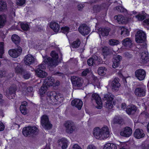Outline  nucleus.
Wrapping results in <instances>:
<instances>
[{"mask_svg":"<svg viewBox=\"0 0 149 149\" xmlns=\"http://www.w3.org/2000/svg\"><path fill=\"white\" fill-rule=\"evenodd\" d=\"M93 134L96 139L101 140L106 139L109 136V129L106 126L101 129L99 127H96L93 130Z\"/></svg>","mask_w":149,"mask_h":149,"instance_id":"nucleus-1","label":"nucleus"},{"mask_svg":"<svg viewBox=\"0 0 149 149\" xmlns=\"http://www.w3.org/2000/svg\"><path fill=\"white\" fill-rule=\"evenodd\" d=\"M49 102L53 104H59L62 100V95L55 91H48L47 93Z\"/></svg>","mask_w":149,"mask_h":149,"instance_id":"nucleus-2","label":"nucleus"},{"mask_svg":"<svg viewBox=\"0 0 149 149\" xmlns=\"http://www.w3.org/2000/svg\"><path fill=\"white\" fill-rule=\"evenodd\" d=\"M51 56L54 59L50 57H45L44 58L43 62L49 67H55L58 64L57 59L58 58V54L53 51L51 52Z\"/></svg>","mask_w":149,"mask_h":149,"instance_id":"nucleus-3","label":"nucleus"},{"mask_svg":"<svg viewBox=\"0 0 149 149\" xmlns=\"http://www.w3.org/2000/svg\"><path fill=\"white\" fill-rule=\"evenodd\" d=\"M63 126L65 128L66 132L69 134L72 133L76 129L75 125L72 121L68 120L65 121Z\"/></svg>","mask_w":149,"mask_h":149,"instance_id":"nucleus-4","label":"nucleus"},{"mask_svg":"<svg viewBox=\"0 0 149 149\" xmlns=\"http://www.w3.org/2000/svg\"><path fill=\"white\" fill-rule=\"evenodd\" d=\"M38 131V129L35 126H28L23 128L22 133L24 136H27L30 134H36Z\"/></svg>","mask_w":149,"mask_h":149,"instance_id":"nucleus-5","label":"nucleus"},{"mask_svg":"<svg viewBox=\"0 0 149 149\" xmlns=\"http://www.w3.org/2000/svg\"><path fill=\"white\" fill-rule=\"evenodd\" d=\"M71 79L73 86L76 89H79L83 86L84 81L81 78L73 76Z\"/></svg>","mask_w":149,"mask_h":149,"instance_id":"nucleus-6","label":"nucleus"},{"mask_svg":"<svg viewBox=\"0 0 149 149\" xmlns=\"http://www.w3.org/2000/svg\"><path fill=\"white\" fill-rule=\"evenodd\" d=\"M114 98V96L110 93H107L104 95V100L106 101L105 102V107L109 109L112 108L113 105L112 104V101Z\"/></svg>","mask_w":149,"mask_h":149,"instance_id":"nucleus-7","label":"nucleus"},{"mask_svg":"<svg viewBox=\"0 0 149 149\" xmlns=\"http://www.w3.org/2000/svg\"><path fill=\"white\" fill-rule=\"evenodd\" d=\"M36 73L37 76L39 77L44 78L46 77L47 75V73L45 71L43 70L45 69V64L44 63H42L38 65L36 68Z\"/></svg>","mask_w":149,"mask_h":149,"instance_id":"nucleus-8","label":"nucleus"},{"mask_svg":"<svg viewBox=\"0 0 149 149\" xmlns=\"http://www.w3.org/2000/svg\"><path fill=\"white\" fill-rule=\"evenodd\" d=\"M41 123L43 127L46 130H49L52 127V125L49 121L48 117L45 115L42 116Z\"/></svg>","mask_w":149,"mask_h":149,"instance_id":"nucleus-9","label":"nucleus"},{"mask_svg":"<svg viewBox=\"0 0 149 149\" xmlns=\"http://www.w3.org/2000/svg\"><path fill=\"white\" fill-rule=\"evenodd\" d=\"M146 39V36L145 33L142 30L138 31L135 35V40L138 43H141L144 42Z\"/></svg>","mask_w":149,"mask_h":149,"instance_id":"nucleus-10","label":"nucleus"},{"mask_svg":"<svg viewBox=\"0 0 149 149\" xmlns=\"http://www.w3.org/2000/svg\"><path fill=\"white\" fill-rule=\"evenodd\" d=\"M135 77L139 80H144L146 75V71L143 69H139L136 70L135 72Z\"/></svg>","mask_w":149,"mask_h":149,"instance_id":"nucleus-11","label":"nucleus"},{"mask_svg":"<svg viewBox=\"0 0 149 149\" xmlns=\"http://www.w3.org/2000/svg\"><path fill=\"white\" fill-rule=\"evenodd\" d=\"M22 52V49L20 47H17V49H10L9 50V55L13 58H17L19 56Z\"/></svg>","mask_w":149,"mask_h":149,"instance_id":"nucleus-12","label":"nucleus"},{"mask_svg":"<svg viewBox=\"0 0 149 149\" xmlns=\"http://www.w3.org/2000/svg\"><path fill=\"white\" fill-rule=\"evenodd\" d=\"M92 97V100H95L97 105L96 107L98 109H101L102 107V103L101 99L98 94L96 93H93Z\"/></svg>","mask_w":149,"mask_h":149,"instance_id":"nucleus-13","label":"nucleus"},{"mask_svg":"<svg viewBox=\"0 0 149 149\" xmlns=\"http://www.w3.org/2000/svg\"><path fill=\"white\" fill-rule=\"evenodd\" d=\"M79 33L83 35L88 34L90 32V28L86 24L80 25L78 28Z\"/></svg>","mask_w":149,"mask_h":149,"instance_id":"nucleus-14","label":"nucleus"},{"mask_svg":"<svg viewBox=\"0 0 149 149\" xmlns=\"http://www.w3.org/2000/svg\"><path fill=\"white\" fill-rule=\"evenodd\" d=\"M132 133V130L131 128L129 127H124L120 132L121 136L125 137H129Z\"/></svg>","mask_w":149,"mask_h":149,"instance_id":"nucleus-15","label":"nucleus"},{"mask_svg":"<svg viewBox=\"0 0 149 149\" xmlns=\"http://www.w3.org/2000/svg\"><path fill=\"white\" fill-rule=\"evenodd\" d=\"M35 59L33 56L30 54L26 56L24 58V61L26 65H30L32 64L35 62Z\"/></svg>","mask_w":149,"mask_h":149,"instance_id":"nucleus-16","label":"nucleus"},{"mask_svg":"<svg viewBox=\"0 0 149 149\" xmlns=\"http://www.w3.org/2000/svg\"><path fill=\"white\" fill-rule=\"evenodd\" d=\"M13 65L15 73L22 74L25 72V70L23 69L22 66L20 64L14 63Z\"/></svg>","mask_w":149,"mask_h":149,"instance_id":"nucleus-17","label":"nucleus"},{"mask_svg":"<svg viewBox=\"0 0 149 149\" xmlns=\"http://www.w3.org/2000/svg\"><path fill=\"white\" fill-rule=\"evenodd\" d=\"M119 78H116L112 81L111 84L112 90L116 91L118 90L120 86V84L119 82Z\"/></svg>","mask_w":149,"mask_h":149,"instance_id":"nucleus-18","label":"nucleus"},{"mask_svg":"<svg viewBox=\"0 0 149 149\" xmlns=\"http://www.w3.org/2000/svg\"><path fill=\"white\" fill-rule=\"evenodd\" d=\"M98 58L97 56H95L92 57L90 58L88 60L87 63L90 66L96 65L99 64L98 61Z\"/></svg>","mask_w":149,"mask_h":149,"instance_id":"nucleus-19","label":"nucleus"},{"mask_svg":"<svg viewBox=\"0 0 149 149\" xmlns=\"http://www.w3.org/2000/svg\"><path fill=\"white\" fill-rule=\"evenodd\" d=\"M71 104L73 106H74L79 110H80L83 105V102L79 99H75L72 101Z\"/></svg>","mask_w":149,"mask_h":149,"instance_id":"nucleus-20","label":"nucleus"},{"mask_svg":"<svg viewBox=\"0 0 149 149\" xmlns=\"http://www.w3.org/2000/svg\"><path fill=\"white\" fill-rule=\"evenodd\" d=\"M134 136L135 138L139 139L145 136V134L143 130L138 129L134 132Z\"/></svg>","mask_w":149,"mask_h":149,"instance_id":"nucleus-21","label":"nucleus"},{"mask_svg":"<svg viewBox=\"0 0 149 149\" xmlns=\"http://www.w3.org/2000/svg\"><path fill=\"white\" fill-rule=\"evenodd\" d=\"M27 104V102L24 101L22 102V104L20 106V111L21 113L24 115L27 114L29 112V110L26 107Z\"/></svg>","mask_w":149,"mask_h":149,"instance_id":"nucleus-22","label":"nucleus"},{"mask_svg":"<svg viewBox=\"0 0 149 149\" xmlns=\"http://www.w3.org/2000/svg\"><path fill=\"white\" fill-rule=\"evenodd\" d=\"M114 59L112 67L115 68L119 66L120 61L122 59V57L120 55H117L115 56Z\"/></svg>","mask_w":149,"mask_h":149,"instance_id":"nucleus-23","label":"nucleus"},{"mask_svg":"<svg viewBox=\"0 0 149 149\" xmlns=\"http://www.w3.org/2000/svg\"><path fill=\"white\" fill-rule=\"evenodd\" d=\"M110 31V29L109 28H100L99 29L98 32L100 37L102 35L103 36H107Z\"/></svg>","mask_w":149,"mask_h":149,"instance_id":"nucleus-24","label":"nucleus"},{"mask_svg":"<svg viewBox=\"0 0 149 149\" xmlns=\"http://www.w3.org/2000/svg\"><path fill=\"white\" fill-rule=\"evenodd\" d=\"M134 93L137 96H144L145 95L146 90L142 88H137L135 89Z\"/></svg>","mask_w":149,"mask_h":149,"instance_id":"nucleus-25","label":"nucleus"},{"mask_svg":"<svg viewBox=\"0 0 149 149\" xmlns=\"http://www.w3.org/2000/svg\"><path fill=\"white\" fill-rule=\"evenodd\" d=\"M17 90V87L15 85H13L10 86L6 92V95L8 98H11L9 96V95L15 94Z\"/></svg>","mask_w":149,"mask_h":149,"instance_id":"nucleus-26","label":"nucleus"},{"mask_svg":"<svg viewBox=\"0 0 149 149\" xmlns=\"http://www.w3.org/2000/svg\"><path fill=\"white\" fill-rule=\"evenodd\" d=\"M54 81H55V80L53 77H48L46 79L43 83V85H45L47 87L52 86L53 85Z\"/></svg>","mask_w":149,"mask_h":149,"instance_id":"nucleus-27","label":"nucleus"},{"mask_svg":"<svg viewBox=\"0 0 149 149\" xmlns=\"http://www.w3.org/2000/svg\"><path fill=\"white\" fill-rule=\"evenodd\" d=\"M141 59L142 61L145 63L149 60L148 58V51L145 50L141 53Z\"/></svg>","mask_w":149,"mask_h":149,"instance_id":"nucleus-28","label":"nucleus"},{"mask_svg":"<svg viewBox=\"0 0 149 149\" xmlns=\"http://www.w3.org/2000/svg\"><path fill=\"white\" fill-rule=\"evenodd\" d=\"M114 18L117 20L119 24H125L126 23V18L121 15H118L114 16Z\"/></svg>","mask_w":149,"mask_h":149,"instance_id":"nucleus-29","label":"nucleus"},{"mask_svg":"<svg viewBox=\"0 0 149 149\" xmlns=\"http://www.w3.org/2000/svg\"><path fill=\"white\" fill-rule=\"evenodd\" d=\"M49 26L55 32H58L59 30V25L55 22H52L50 23Z\"/></svg>","mask_w":149,"mask_h":149,"instance_id":"nucleus-30","label":"nucleus"},{"mask_svg":"<svg viewBox=\"0 0 149 149\" xmlns=\"http://www.w3.org/2000/svg\"><path fill=\"white\" fill-rule=\"evenodd\" d=\"M118 32L120 33L121 35H123L124 36H127L129 34L128 30L123 26H120L119 27Z\"/></svg>","mask_w":149,"mask_h":149,"instance_id":"nucleus-31","label":"nucleus"},{"mask_svg":"<svg viewBox=\"0 0 149 149\" xmlns=\"http://www.w3.org/2000/svg\"><path fill=\"white\" fill-rule=\"evenodd\" d=\"M68 141L67 140L64 138H62L59 141V145L61 146L62 149H66L68 147Z\"/></svg>","mask_w":149,"mask_h":149,"instance_id":"nucleus-32","label":"nucleus"},{"mask_svg":"<svg viewBox=\"0 0 149 149\" xmlns=\"http://www.w3.org/2000/svg\"><path fill=\"white\" fill-rule=\"evenodd\" d=\"M122 44L124 46L130 47L132 45V43L131 39L128 38L123 40Z\"/></svg>","mask_w":149,"mask_h":149,"instance_id":"nucleus-33","label":"nucleus"},{"mask_svg":"<svg viewBox=\"0 0 149 149\" xmlns=\"http://www.w3.org/2000/svg\"><path fill=\"white\" fill-rule=\"evenodd\" d=\"M136 107L133 105H131L127 107L126 111L128 114H130L134 113L136 111Z\"/></svg>","mask_w":149,"mask_h":149,"instance_id":"nucleus-34","label":"nucleus"},{"mask_svg":"<svg viewBox=\"0 0 149 149\" xmlns=\"http://www.w3.org/2000/svg\"><path fill=\"white\" fill-rule=\"evenodd\" d=\"M146 13L144 12H142L136 15L135 17L138 20L142 21L146 18Z\"/></svg>","mask_w":149,"mask_h":149,"instance_id":"nucleus-35","label":"nucleus"},{"mask_svg":"<svg viewBox=\"0 0 149 149\" xmlns=\"http://www.w3.org/2000/svg\"><path fill=\"white\" fill-rule=\"evenodd\" d=\"M104 149H117V146L115 144L108 143L105 145Z\"/></svg>","mask_w":149,"mask_h":149,"instance_id":"nucleus-36","label":"nucleus"},{"mask_svg":"<svg viewBox=\"0 0 149 149\" xmlns=\"http://www.w3.org/2000/svg\"><path fill=\"white\" fill-rule=\"evenodd\" d=\"M11 39L13 42L16 45L18 44L20 41L19 37L16 34L12 36Z\"/></svg>","mask_w":149,"mask_h":149,"instance_id":"nucleus-37","label":"nucleus"},{"mask_svg":"<svg viewBox=\"0 0 149 149\" xmlns=\"http://www.w3.org/2000/svg\"><path fill=\"white\" fill-rule=\"evenodd\" d=\"M6 16L5 15H0V28L3 27L6 22Z\"/></svg>","mask_w":149,"mask_h":149,"instance_id":"nucleus-38","label":"nucleus"},{"mask_svg":"<svg viewBox=\"0 0 149 149\" xmlns=\"http://www.w3.org/2000/svg\"><path fill=\"white\" fill-rule=\"evenodd\" d=\"M7 8L6 2L3 0H0V11H2Z\"/></svg>","mask_w":149,"mask_h":149,"instance_id":"nucleus-39","label":"nucleus"},{"mask_svg":"<svg viewBox=\"0 0 149 149\" xmlns=\"http://www.w3.org/2000/svg\"><path fill=\"white\" fill-rule=\"evenodd\" d=\"M107 69L104 67H100L98 69V72L100 75H104Z\"/></svg>","mask_w":149,"mask_h":149,"instance_id":"nucleus-40","label":"nucleus"},{"mask_svg":"<svg viewBox=\"0 0 149 149\" xmlns=\"http://www.w3.org/2000/svg\"><path fill=\"white\" fill-rule=\"evenodd\" d=\"M80 44V42L79 39H77L76 41H74L71 46L72 47L74 48H77L78 47Z\"/></svg>","mask_w":149,"mask_h":149,"instance_id":"nucleus-41","label":"nucleus"},{"mask_svg":"<svg viewBox=\"0 0 149 149\" xmlns=\"http://www.w3.org/2000/svg\"><path fill=\"white\" fill-rule=\"evenodd\" d=\"M103 55L104 56H107L110 54L109 49L107 47H104L102 49Z\"/></svg>","mask_w":149,"mask_h":149,"instance_id":"nucleus-42","label":"nucleus"},{"mask_svg":"<svg viewBox=\"0 0 149 149\" xmlns=\"http://www.w3.org/2000/svg\"><path fill=\"white\" fill-rule=\"evenodd\" d=\"M20 26L21 29L24 31H27L29 29V26L27 24L21 23Z\"/></svg>","mask_w":149,"mask_h":149,"instance_id":"nucleus-43","label":"nucleus"},{"mask_svg":"<svg viewBox=\"0 0 149 149\" xmlns=\"http://www.w3.org/2000/svg\"><path fill=\"white\" fill-rule=\"evenodd\" d=\"M70 30V29L69 27L68 26H64L61 28V31L62 32L67 34Z\"/></svg>","mask_w":149,"mask_h":149,"instance_id":"nucleus-44","label":"nucleus"},{"mask_svg":"<svg viewBox=\"0 0 149 149\" xmlns=\"http://www.w3.org/2000/svg\"><path fill=\"white\" fill-rule=\"evenodd\" d=\"M47 88L48 87L47 86L43 85V84L42 86L41 87L39 90V92L40 94L42 95L44 94Z\"/></svg>","mask_w":149,"mask_h":149,"instance_id":"nucleus-45","label":"nucleus"},{"mask_svg":"<svg viewBox=\"0 0 149 149\" xmlns=\"http://www.w3.org/2000/svg\"><path fill=\"white\" fill-rule=\"evenodd\" d=\"M109 44L112 46L117 45L119 44V42L118 40L112 39L109 40Z\"/></svg>","mask_w":149,"mask_h":149,"instance_id":"nucleus-46","label":"nucleus"},{"mask_svg":"<svg viewBox=\"0 0 149 149\" xmlns=\"http://www.w3.org/2000/svg\"><path fill=\"white\" fill-rule=\"evenodd\" d=\"M114 123L121 124L123 121V119L121 118L116 117L113 119Z\"/></svg>","mask_w":149,"mask_h":149,"instance_id":"nucleus-47","label":"nucleus"},{"mask_svg":"<svg viewBox=\"0 0 149 149\" xmlns=\"http://www.w3.org/2000/svg\"><path fill=\"white\" fill-rule=\"evenodd\" d=\"M116 10L118 11L124 13H126L127 10L121 6H118L116 7Z\"/></svg>","mask_w":149,"mask_h":149,"instance_id":"nucleus-48","label":"nucleus"},{"mask_svg":"<svg viewBox=\"0 0 149 149\" xmlns=\"http://www.w3.org/2000/svg\"><path fill=\"white\" fill-rule=\"evenodd\" d=\"M4 45L3 42H0V58H2V55L4 53Z\"/></svg>","mask_w":149,"mask_h":149,"instance_id":"nucleus-49","label":"nucleus"},{"mask_svg":"<svg viewBox=\"0 0 149 149\" xmlns=\"http://www.w3.org/2000/svg\"><path fill=\"white\" fill-rule=\"evenodd\" d=\"M22 74L23 75L24 78L26 79H28L30 76V73L29 72L26 71L25 70V72H24Z\"/></svg>","mask_w":149,"mask_h":149,"instance_id":"nucleus-50","label":"nucleus"},{"mask_svg":"<svg viewBox=\"0 0 149 149\" xmlns=\"http://www.w3.org/2000/svg\"><path fill=\"white\" fill-rule=\"evenodd\" d=\"M25 0H16V4L20 6H22L25 3Z\"/></svg>","mask_w":149,"mask_h":149,"instance_id":"nucleus-51","label":"nucleus"},{"mask_svg":"<svg viewBox=\"0 0 149 149\" xmlns=\"http://www.w3.org/2000/svg\"><path fill=\"white\" fill-rule=\"evenodd\" d=\"M90 71L88 69H86L84 70L83 71L82 73V75L83 76H86L87 74Z\"/></svg>","mask_w":149,"mask_h":149,"instance_id":"nucleus-52","label":"nucleus"},{"mask_svg":"<svg viewBox=\"0 0 149 149\" xmlns=\"http://www.w3.org/2000/svg\"><path fill=\"white\" fill-rule=\"evenodd\" d=\"M124 55L125 57L127 58H132V55L128 52H126L124 54Z\"/></svg>","mask_w":149,"mask_h":149,"instance_id":"nucleus-53","label":"nucleus"},{"mask_svg":"<svg viewBox=\"0 0 149 149\" xmlns=\"http://www.w3.org/2000/svg\"><path fill=\"white\" fill-rule=\"evenodd\" d=\"M72 149H82L80 147V146H79L77 144H74L72 146Z\"/></svg>","mask_w":149,"mask_h":149,"instance_id":"nucleus-54","label":"nucleus"},{"mask_svg":"<svg viewBox=\"0 0 149 149\" xmlns=\"http://www.w3.org/2000/svg\"><path fill=\"white\" fill-rule=\"evenodd\" d=\"M87 149H97V148L94 145L90 144L88 146Z\"/></svg>","mask_w":149,"mask_h":149,"instance_id":"nucleus-55","label":"nucleus"},{"mask_svg":"<svg viewBox=\"0 0 149 149\" xmlns=\"http://www.w3.org/2000/svg\"><path fill=\"white\" fill-rule=\"evenodd\" d=\"M83 5L81 4H79L77 6V8L79 10H81L84 7Z\"/></svg>","mask_w":149,"mask_h":149,"instance_id":"nucleus-56","label":"nucleus"},{"mask_svg":"<svg viewBox=\"0 0 149 149\" xmlns=\"http://www.w3.org/2000/svg\"><path fill=\"white\" fill-rule=\"evenodd\" d=\"M5 128V126L3 123L0 122V131H3Z\"/></svg>","mask_w":149,"mask_h":149,"instance_id":"nucleus-57","label":"nucleus"},{"mask_svg":"<svg viewBox=\"0 0 149 149\" xmlns=\"http://www.w3.org/2000/svg\"><path fill=\"white\" fill-rule=\"evenodd\" d=\"M121 108L123 109H124L127 108V105L125 103H122L121 105Z\"/></svg>","mask_w":149,"mask_h":149,"instance_id":"nucleus-58","label":"nucleus"},{"mask_svg":"<svg viewBox=\"0 0 149 149\" xmlns=\"http://www.w3.org/2000/svg\"><path fill=\"white\" fill-rule=\"evenodd\" d=\"M60 84V82L58 80H56L54 81L53 85L54 86H58Z\"/></svg>","mask_w":149,"mask_h":149,"instance_id":"nucleus-59","label":"nucleus"},{"mask_svg":"<svg viewBox=\"0 0 149 149\" xmlns=\"http://www.w3.org/2000/svg\"><path fill=\"white\" fill-rule=\"evenodd\" d=\"M33 87L31 86H29L27 87L26 89L27 92L29 93L32 92L33 90Z\"/></svg>","mask_w":149,"mask_h":149,"instance_id":"nucleus-60","label":"nucleus"},{"mask_svg":"<svg viewBox=\"0 0 149 149\" xmlns=\"http://www.w3.org/2000/svg\"><path fill=\"white\" fill-rule=\"evenodd\" d=\"M144 22L147 25H149V19H147L144 21Z\"/></svg>","mask_w":149,"mask_h":149,"instance_id":"nucleus-61","label":"nucleus"},{"mask_svg":"<svg viewBox=\"0 0 149 149\" xmlns=\"http://www.w3.org/2000/svg\"><path fill=\"white\" fill-rule=\"evenodd\" d=\"M95 87V86H96V87L99 88L100 87V84L99 83H97V84H95V85H94Z\"/></svg>","mask_w":149,"mask_h":149,"instance_id":"nucleus-62","label":"nucleus"},{"mask_svg":"<svg viewBox=\"0 0 149 149\" xmlns=\"http://www.w3.org/2000/svg\"><path fill=\"white\" fill-rule=\"evenodd\" d=\"M144 149H149V143L144 147Z\"/></svg>","mask_w":149,"mask_h":149,"instance_id":"nucleus-63","label":"nucleus"},{"mask_svg":"<svg viewBox=\"0 0 149 149\" xmlns=\"http://www.w3.org/2000/svg\"><path fill=\"white\" fill-rule=\"evenodd\" d=\"M147 129L148 131L149 132V122L147 126Z\"/></svg>","mask_w":149,"mask_h":149,"instance_id":"nucleus-64","label":"nucleus"}]
</instances>
